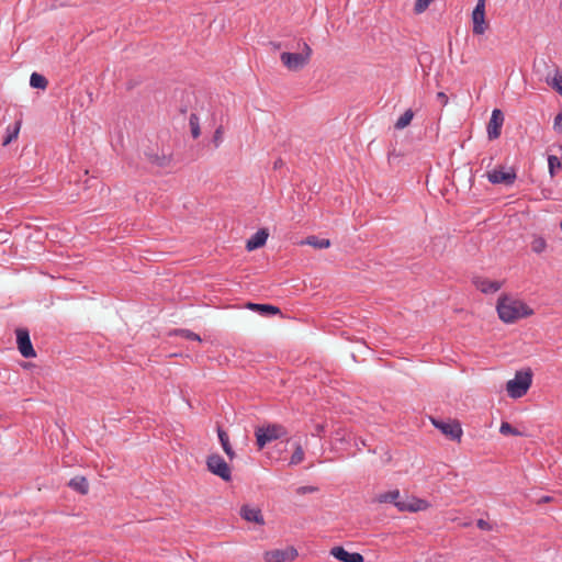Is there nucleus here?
Listing matches in <instances>:
<instances>
[{"label":"nucleus","instance_id":"30","mask_svg":"<svg viewBox=\"0 0 562 562\" xmlns=\"http://www.w3.org/2000/svg\"><path fill=\"white\" fill-rule=\"evenodd\" d=\"M547 247V243L542 237H536L531 243V249L536 254H541Z\"/></svg>","mask_w":562,"mask_h":562},{"label":"nucleus","instance_id":"16","mask_svg":"<svg viewBox=\"0 0 562 562\" xmlns=\"http://www.w3.org/2000/svg\"><path fill=\"white\" fill-rule=\"evenodd\" d=\"M268 236V231L266 228H260L247 240L246 249L248 251H252L262 247L266 244Z\"/></svg>","mask_w":562,"mask_h":562},{"label":"nucleus","instance_id":"28","mask_svg":"<svg viewBox=\"0 0 562 562\" xmlns=\"http://www.w3.org/2000/svg\"><path fill=\"white\" fill-rule=\"evenodd\" d=\"M548 167H549V173L551 178L555 176V170L562 168V162L559 160V158L554 155H550L548 157Z\"/></svg>","mask_w":562,"mask_h":562},{"label":"nucleus","instance_id":"23","mask_svg":"<svg viewBox=\"0 0 562 562\" xmlns=\"http://www.w3.org/2000/svg\"><path fill=\"white\" fill-rule=\"evenodd\" d=\"M414 117V112L412 109L406 110L395 122L394 127L396 130H403L408 126Z\"/></svg>","mask_w":562,"mask_h":562},{"label":"nucleus","instance_id":"40","mask_svg":"<svg viewBox=\"0 0 562 562\" xmlns=\"http://www.w3.org/2000/svg\"><path fill=\"white\" fill-rule=\"evenodd\" d=\"M560 227H561V229H562V220H561V224H560Z\"/></svg>","mask_w":562,"mask_h":562},{"label":"nucleus","instance_id":"18","mask_svg":"<svg viewBox=\"0 0 562 562\" xmlns=\"http://www.w3.org/2000/svg\"><path fill=\"white\" fill-rule=\"evenodd\" d=\"M248 308L258 312L262 316H271L281 313L278 306L271 304L248 303Z\"/></svg>","mask_w":562,"mask_h":562},{"label":"nucleus","instance_id":"8","mask_svg":"<svg viewBox=\"0 0 562 562\" xmlns=\"http://www.w3.org/2000/svg\"><path fill=\"white\" fill-rule=\"evenodd\" d=\"M297 554V550L293 546H288L282 549L266 551L263 558L266 562H292Z\"/></svg>","mask_w":562,"mask_h":562},{"label":"nucleus","instance_id":"1","mask_svg":"<svg viewBox=\"0 0 562 562\" xmlns=\"http://www.w3.org/2000/svg\"><path fill=\"white\" fill-rule=\"evenodd\" d=\"M496 308L499 318L505 323H514L533 314L527 304L508 295L498 299Z\"/></svg>","mask_w":562,"mask_h":562},{"label":"nucleus","instance_id":"11","mask_svg":"<svg viewBox=\"0 0 562 562\" xmlns=\"http://www.w3.org/2000/svg\"><path fill=\"white\" fill-rule=\"evenodd\" d=\"M432 425L439 429L443 435L451 440H460L462 436V428L459 422L447 423L442 420L432 419Z\"/></svg>","mask_w":562,"mask_h":562},{"label":"nucleus","instance_id":"12","mask_svg":"<svg viewBox=\"0 0 562 562\" xmlns=\"http://www.w3.org/2000/svg\"><path fill=\"white\" fill-rule=\"evenodd\" d=\"M504 114L499 109H494L490 122L487 124V136L488 139H496L499 137L502 126L504 124Z\"/></svg>","mask_w":562,"mask_h":562},{"label":"nucleus","instance_id":"33","mask_svg":"<svg viewBox=\"0 0 562 562\" xmlns=\"http://www.w3.org/2000/svg\"><path fill=\"white\" fill-rule=\"evenodd\" d=\"M552 88L562 95V75H555L551 82Z\"/></svg>","mask_w":562,"mask_h":562},{"label":"nucleus","instance_id":"35","mask_svg":"<svg viewBox=\"0 0 562 562\" xmlns=\"http://www.w3.org/2000/svg\"><path fill=\"white\" fill-rule=\"evenodd\" d=\"M553 127L557 132L562 133V112L554 117Z\"/></svg>","mask_w":562,"mask_h":562},{"label":"nucleus","instance_id":"29","mask_svg":"<svg viewBox=\"0 0 562 562\" xmlns=\"http://www.w3.org/2000/svg\"><path fill=\"white\" fill-rule=\"evenodd\" d=\"M499 432L502 435H505V436H507V435H513V436L521 435V432L517 428L513 427L509 423H506V422L501 424Z\"/></svg>","mask_w":562,"mask_h":562},{"label":"nucleus","instance_id":"26","mask_svg":"<svg viewBox=\"0 0 562 562\" xmlns=\"http://www.w3.org/2000/svg\"><path fill=\"white\" fill-rule=\"evenodd\" d=\"M20 123H16L14 126H8L7 134L3 137L2 145H9L13 139H15L19 135Z\"/></svg>","mask_w":562,"mask_h":562},{"label":"nucleus","instance_id":"6","mask_svg":"<svg viewBox=\"0 0 562 562\" xmlns=\"http://www.w3.org/2000/svg\"><path fill=\"white\" fill-rule=\"evenodd\" d=\"M206 467L211 473L220 476L223 481L229 482L232 480L231 469L222 456L217 453L209 456Z\"/></svg>","mask_w":562,"mask_h":562},{"label":"nucleus","instance_id":"36","mask_svg":"<svg viewBox=\"0 0 562 562\" xmlns=\"http://www.w3.org/2000/svg\"><path fill=\"white\" fill-rule=\"evenodd\" d=\"M317 488L314 487V486H301L297 488V493L299 494H306V493H312V492H315Z\"/></svg>","mask_w":562,"mask_h":562},{"label":"nucleus","instance_id":"5","mask_svg":"<svg viewBox=\"0 0 562 562\" xmlns=\"http://www.w3.org/2000/svg\"><path fill=\"white\" fill-rule=\"evenodd\" d=\"M379 503H390L393 504L400 512H417L423 507L419 505L424 503L423 501H416L414 504L408 503L406 501L400 499V491H389L382 494H379L376 497Z\"/></svg>","mask_w":562,"mask_h":562},{"label":"nucleus","instance_id":"27","mask_svg":"<svg viewBox=\"0 0 562 562\" xmlns=\"http://www.w3.org/2000/svg\"><path fill=\"white\" fill-rule=\"evenodd\" d=\"M173 335L176 336H180L184 339H188V340H193V341H201V337L200 335L195 334L194 331L190 330V329H186V328H179V329H175Z\"/></svg>","mask_w":562,"mask_h":562},{"label":"nucleus","instance_id":"19","mask_svg":"<svg viewBox=\"0 0 562 562\" xmlns=\"http://www.w3.org/2000/svg\"><path fill=\"white\" fill-rule=\"evenodd\" d=\"M217 436L224 452L231 460H233L236 457V453L231 446L227 432L222 427H217Z\"/></svg>","mask_w":562,"mask_h":562},{"label":"nucleus","instance_id":"4","mask_svg":"<svg viewBox=\"0 0 562 562\" xmlns=\"http://www.w3.org/2000/svg\"><path fill=\"white\" fill-rule=\"evenodd\" d=\"M532 382V373L530 370L517 371L515 378L506 384V390L510 397L519 398L529 390Z\"/></svg>","mask_w":562,"mask_h":562},{"label":"nucleus","instance_id":"21","mask_svg":"<svg viewBox=\"0 0 562 562\" xmlns=\"http://www.w3.org/2000/svg\"><path fill=\"white\" fill-rule=\"evenodd\" d=\"M302 244H306L317 249H325L330 246V240L327 238H319L317 236H308Z\"/></svg>","mask_w":562,"mask_h":562},{"label":"nucleus","instance_id":"24","mask_svg":"<svg viewBox=\"0 0 562 562\" xmlns=\"http://www.w3.org/2000/svg\"><path fill=\"white\" fill-rule=\"evenodd\" d=\"M294 451L291 456L290 465H297L304 460V450L301 446V443L295 442L294 445Z\"/></svg>","mask_w":562,"mask_h":562},{"label":"nucleus","instance_id":"9","mask_svg":"<svg viewBox=\"0 0 562 562\" xmlns=\"http://www.w3.org/2000/svg\"><path fill=\"white\" fill-rule=\"evenodd\" d=\"M15 334H16L18 349H19L20 353L24 358L36 357V352L33 348L29 330L26 328H18L15 330Z\"/></svg>","mask_w":562,"mask_h":562},{"label":"nucleus","instance_id":"15","mask_svg":"<svg viewBox=\"0 0 562 562\" xmlns=\"http://www.w3.org/2000/svg\"><path fill=\"white\" fill-rule=\"evenodd\" d=\"M474 285L477 290L485 294H491L497 292L502 288V282L499 281H492L486 278H475L473 280Z\"/></svg>","mask_w":562,"mask_h":562},{"label":"nucleus","instance_id":"2","mask_svg":"<svg viewBox=\"0 0 562 562\" xmlns=\"http://www.w3.org/2000/svg\"><path fill=\"white\" fill-rule=\"evenodd\" d=\"M297 48H301L300 53L283 52L280 55L283 66L291 71H299L303 69L310 63L313 53L310 45L305 42H299Z\"/></svg>","mask_w":562,"mask_h":562},{"label":"nucleus","instance_id":"20","mask_svg":"<svg viewBox=\"0 0 562 562\" xmlns=\"http://www.w3.org/2000/svg\"><path fill=\"white\" fill-rule=\"evenodd\" d=\"M68 486L81 495H86L89 492V482L85 476L77 475L72 477Z\"/></svg>","mask_w":562,"mask_h":562},{"label":"nucleus","instance_id":"32","mask_svg":"<svg viewBox=\"0 0 562 562\" xmlns=\"http://www.w3.org/2000/svg\"><path fill=\"white\" fill-rule=\"evenodd\" d=\"M223 134H224V128H223V126H222V125H220V126L215 130L214 135H213V139H212V142H213V144H214V146H215L216 148H217V147H220V145H221V144H222V142H223Z\"/></svg>","mask_w":562,"mask_h":562},{"label":"nucleus","instance_id":"39","mask_svg":"<svg viewBox=\"0 0 562 562\" xmlns=\"http://www.w3.org/2000/svg\"><path fill=\"white\" fill-rule=\"evenodd\" d=\"M282 160L281 159H278L276 162H274V169L279 168L282 166Z\"/></svg>","mask_w":562,"mask_h":562},{"label":"nucleus","instance_id":"22","mask_svg":"<svg viewBox=\"0 0 562 562\" xmlns=\"http://www.w3.org/2000/svg\"><path fill=\"white\" fill-rule=\"evenodd\" d=\"M30 86L34 89H46L48 86V80L38 72H33L30 77Z\"/></svg>","mask_w":562,"mask_h":562},{"label":"nucleus","instance_id":"34","mask_svg":"<svg viewBox=\"0 0 562 562\" xmlns=\"http://www.w3.org/2000/svg\"><path fill=\"white\" fill-rule=\"evenodd\" d=\"M476 526L479 529L484 530V531H491L494 529V524H492L487 520H484L482 518L476 520Z\"/></svg>","mask_w":562,"mask_h":562},{"label":"nucleus","instance_id":"37","mask_svg":"<svg viewBox=\"0 0 562 562\" xmlns=\"http://www.w3.org/2000/svg\"><path fill=\"white\" fill-rule=\"evenodd\" d=\"M436 98L442 105H446L448 103V97L445 92H438Z\"/></svg>","mask_w":562,"mask_h":562},{"label":"nucleus","instance_id":"13","mask_svg":"<svg viewBox=\"0 0 562 562\" xmlns=\"http://www.w3.org/2000/svg\"><path fill=\"white\" fill-rule=\"evenodd\" d=\"M240 517L248 522H254L260 526L265 525V518L261 510L258 507L250 505H243L240 508Z\"/></svg>","mask_w":562,"mask_h":562},{"label":"nucleus","instance_id":"31","mask_svg":"<svg viewBox=\"0 0 562 562\" xmlns=\"http://www.w3.org/2000/svg\"><path fill=\"white\" fill-rule=\"evenodd\" d=\"M434 0H416L415 2V7H414V12L416 14H420L423 13L424 11H426V9L429 7V4L432 2Z\"/></svg>","mask_w":562,"mask_h":562},{"label":"nucleus","instance_id":"3","mask_svg":"<svg viewBox=\"0 0 562 562\" xmlns=\"http://www.w3.org/2000/svg\"><path fill=\"white\" fill-rule=\"evenodd\" d=\"M286 435V428L280 424H268L267 426L257 427L255 430L258 449H262L267 443L281 439Z\"/></svg>","mask_w":562,"mask_h":562},{"label":"nucleus","instance_id":"25","mask_svg":"<svg viewBox=\"0 0 562 562\" xmlns=\"http://www.w3.org/2000/svg\"><path fill=\"white\" fill-rule=\"evenodd\" d=\"M189 125H190L192 137L194 139L198 138L201 135L200 119H199L198 114H195V113L190 114Z\"/></svg>","mask_w":562,"mask_h":562},{"label":"nucleus","instance_id":"38","mask_svg":"<svg viewBox=\"0 0 562 562\" xmlns=\"http://www.w3.org/2000/svg\"><path fill=\"white\" fill-rule=\"evenodd\" d=\"M550 501H551V497H550V496H542V497L539 499V502H538V503H540V504H541V503H548V502H550Z\"/></svg>","mask_w":562,"mask_h":562},{"label":"nucleus","instance_id":"7","mask_svg":"<svg viewBox=\"0 0 562 562\" xmlns=\"http://www.w3.org/2000/svg\"><path fill=\"white\" fill-rule=\"evenodd\" d=\"M488 181L493 184L512 186L516 181L517 175L514 168L499 167L486 173Z\"/></svg>","mask_w":562,"mask_h":562},{"label":"nucleus","instance_id":"10","mask_svg":"<svg viewBox=\"0 0 562 562\" xmlns=\"http://www.w3.org/2000/svg\"><path fill=\"white\" fill-rule=\"evenodd\" d=\"M472 21H473V33L475 35H482L488 26L485 21V0L477 1L476 5L472 12Z\"/></svg>","mask_w":562,"mask_h":562},{"label":"nucleus","instance_id":"17","mask_svg":"<svg viewBox=\"0 0 562 562\" xmlns=\"http://www.w3.org/2000/svg\"><path fill=\"white\" fill-rule=\"evenodd\" d=\"M145 156L150 164L157 167H167L171 161L170 156L164 153L159 154L158 151H154L153 149L146 150Z\"/></svg>","mask_w":562,"mask_h":562},{"label":"nucleus","instance_id":"14","mask_svg":"<svg viewBox=\"0 0 562 562\" xmlns=\"http://www.w3.org/2000/svg\"><path fill=\"white\" fill-rule=\"evenodd\" d=\"M330 554L335 559H337L338 561H341V562H363L364 561L362 554H360L358 552L350 553L347 550H345L344 547H340V546L333 547L330 550Z\"/></svg>","mask_w":562,"mask_h":562}]
</instances>
